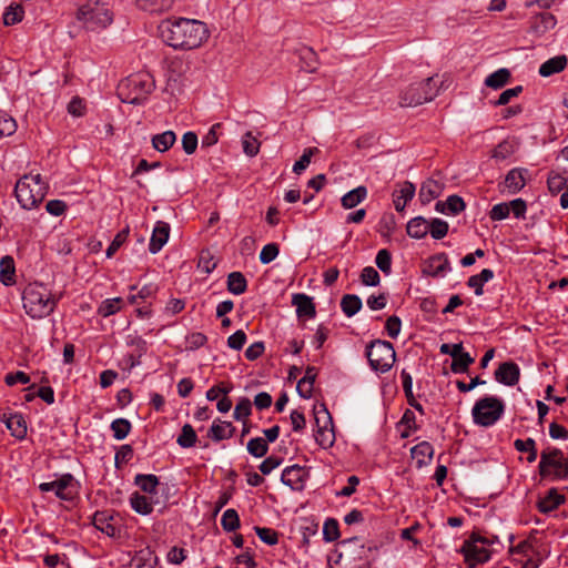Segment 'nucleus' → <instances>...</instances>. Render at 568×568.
Instances as JSON below:
<instances>
[{
  "label": "nucleus",
  "mask_w": 568,
  "mask_h": 568,
  "mask_svg": "<svg viewBox=\"0 0 568 568\" xmlns=\"http://www.w3.org/2000/svg\"><path fill=\"white\" fill-rule=\"evenodd\" d=\"M161 39L173 49L199 48L209 37L204 22L187 18H169L158 27Z\"/></svg>",
  "instance_id": "1"
},
{
  "label": "nucleus",
  "mask_w": 568,
  "mask_h": 568,
  "mask_svg": "<svg viewBox=\"0 0 568 568\" xmlns=\"http://www.w3.org/2000/svg\"><path fill=\"white\" fill-rule=\"evenodd\" d=\"M75 18L87 31L99 32L112 24L114 12L110 0H87Z\"/></svg>",
  "instance_id": "2"
},
{
  "label": "nucleus",
  "mask_w": 568,
  "mask_h": 568,
  "mask_svg": "<svg viewBox=\"0 0 568 568\" xmlns=\"http://www.w3.org/2000/svg\"><path fill=\"white\" fill-rule=\"evenodd\" d=\"M61 295L54 296L51 291L41 283H30L23 291L22 301L26 313L32 318L49 316L55 308Z\"/></svg>",
  "instance_id": "3"
},
{
  "label": "nucleus",
  "mask_w": 568,
  "mask_h": 568,
  "mask_svg": "<svg viewBox=\"0 0 568 568\" xmlns=\"http://www.w3.org/2000/svg\"><path fill=\"white\" fill-rule=\"evenodd\" d=\"M48 193V184L40 174H26L14 186V195L18 203L24 210L37 207Z\"/></svg>",
  "instance_id": "4"
},
{
  "label": "nucleus",
  "mask_w": 568,
  "mask_h": 568,
  "mask_svg": "<svg viewBox=\"0 0 568 568\" xmlns=\"http://www.w3.org/2000/svg\"><path fill=\"white\" fill-rule=\"evenodd\" d=\"M154 88V81L150 74L134 73L119 83L118 95L124 103L141 104Z\"/></svg>",
  "instance_id": "5"
},
{
  "label": "nucleus",
  "mask_w": 568,
  "mask_h": 568,
  "mask_svg": "<svg viewBox=\"0 0 568 568\" xmlns=\"http://www.w3.org/2000/svg\"><path fill=\"white\" fill-rule=\"evenodd\" d=\"M369 551L359 537L346 538L337 545L335 564L338 568H362L369 565Z\"/></svg>",
  "instance_id": "6"
},
{
  "label": "nucleus",
  "mask_w": 568,
  "mask_h": 568,
  "mask_svg": "<svg viewBox=\"0 0 568 568\" xmlns=\"http://www.w3.org/2000/svg\"><path fill=\"white\" fill-rule=\"evenodd\" d=\"M438 94L437 81L434 77L410 83L399 93L400 106H416L432 101Z\"/></svg>",
  "instance_id": "7"
},
{
  "label": "nucleus",
  "mask_w": 568,
  "mask_h": 568,
  "mask_svg": "<svg viewBox=\"0 0 568 568\" xmlns=\"http://www.w3.org/2000/svg\"><path fill=\"white\" fill-rule=\"evenodd\" d=\"M538 470L542 478L568 479V457L559 448L545 449L540 454Z\"/></svg>",
  "instance_id": "8"
},
{
  "label": "nucleus",
  "mask_w": 568,
  "mask_h": 568,
  "mask_svg": "<svg viewBox=\"0 0 568 568\" xmlns=\"http://www.w3.org/2000/svg\"><path fill=\"white\" fill-rule=\"evenodd\" d=\"M505 404L496 396H485L478 399L471 409L473 420L476 425L490 427L504 415Z\"/></svg>",
  "instance_id": "9"
},
{
  "label": "nucleus",
  "mask_w": 568,
  "mask_h": 568,
  "mask_svg": "<svg viewBox=\"0 0 568 568\" xmlns=\"http://www.w3.org/2000/svg\"><path fill=\"white\" fill-rule=\"evenodd\" d=\"M366 357L374 372L386 373L393 367L396 353L390 342L374 339L366 346Z\"/></svg>",
  "instance_id": "10"
},
{
  "label": "nucleus",
  "mask_w": 568,
  "mask_h": 568,
  "mask_svg": "<svg viewBox=\"0 0 568 568\" xmlns=\"http://www.w3.org/2000/svg\"><path fill=\"white\" fill-rule=\"evenodd\" d=\"M39 489L42 493L53 491L61 500L73 501L79 493V483L73 475L67 473L53 481L41 483Z\"/></svg>",
  "instance_id": "11"
},
{
  "label": "nucleus",
  "mask_w": 568,
  "mask_h": 568,
  "mask_svg": "<svg viewBox=\"0 0 568 568\" xmlns=\"http://www.w3.org/2000/svg\"><path fill=\"white\" fill-rule=\"evenodd\" d=\"M314 418L317 426L315 434L316 443L323 448L333 446L335 442L333 420L325 404H321L320 406L314 407Z\"/></svg>",
  "instance_id": "12"
},
{
  "label": "nucleus",
  "mask_w": 568,
  "mask_h": 568,
  "mask_svg": "<svg viewBox=\"0 0 568 568\" xmlns=\"http://www.w3.org/2000/svg\"><path fill=\"white\" fill-rule=\"evenodd\" d=\"M486 546L487 539L481 537H471L464 542L460 551L464 555L465 562L470 568L490 559V551Z\"/></svg>",
  "instance_id": "13"
},
{
  "label": "nucleus",
  "mask_w": 568,
  "mask_h": 568,
  "mask_svg": "<svg viewBox=\"0 0 568 568\" xmlns=\"http://www.w3.org/2000/svg\"><path fill=\"white\" fill-rule=\"evenodd\" d=\"M452 271V265L446 253H438L430 256L424 268V272L433 277H444Z\"/></svg>",
  "instance_id": "14"
},
{
  "label": "nucleus",
  "mask_w": 568,
  "mask_h": 568,
  "mask_svg": "<svg viewBox=\"0 0 568 568\" xmlns=\"http://www.w3.org/2000/svg\"><path fill=\"white\" fill-rule=\"evenodd\" d=\"M519 366L511 361L501 363L495 371V379L506 386H515L519 382Z\"/></svg>",
  "instance_id": "15"
},
{
  "label": "nucleus",
  "mask_w": 568,
  "mask_h": 568,
  "mask_svg": "<svg viewBox=\"0 0 568 568\" xmlns=\"http://www.w3.org/2000/svg\"><path fill=\"white\" fill-rule=\"evenodd\" d=\"M306 478V471L298 465L286 467L281 475V481L293 490H302Z\"/></svg>",
  "instance_id": "16"
},
{
  "label": "nucleus",
  "mask_w": 568,
  "mask_h": 568,
  "mask_svg": "<svg viewBox=\"0 0 568 568\" xmlns=\"http://www.w3.org/2000/svg\"><path fill=\"white\" fill-rule=\"evenodd\" d=\"M527 169L514 168L505 176L504 187L509 194H516L526 185Z\"/></svg>",
  "instance_id": "17"
},
{
  "label": "nucleus",
  "mask_w": 568,
  "mask_h": 568,
  "mask_svg": "<svg viewBox=\"0 0 568 568\" xmlns=\"http://www.w3.org/2000/svg\"><path fill=\"white\" fill-rule=\"evenodd\" d=\"M170 235V225L166 222L158 221L150 240L149 251L156 254L166 244Z\"/></svg>",
  "instance_id": "18"
},
{
  "label": "nucleus",
  "mask_w": 568,
  "mask_h": 568,
  "mask_svg": "<svg viewBox=\"0 0 568 568\" xmlns=\"http://www.w3.org/2000/svg\"><path fill=\"white\" fill-rule=\"evenodd\" d=\"M415 191V185L409 181H405L399 184V189H396L393 192V203L397 212H403L405 210L407 203L413 200Z\"/></svg>",
  "instance_id": "19"
},
{
  "label": "nucleus",
  "mask_w": 568,
  "mask_h": 568,
  "mask_svg": "<svg viewBox=\"0 0 568 568\" xmlns=\"http://www.w3.org/2000/svg\"><path fill=\"white\" fill-rule=\"evenodd\" d=\"M292 304L296 307L298 317L313 318L316 315L313 298L306 294L297 293L292 296Z\"/></svg>",
  "instance_id": "20"
},
{
  "label": "nucleus",
  "mask_w": 568,
  "mask_h": 568,
  "mask_svg": "<svg viewBox=\"0 0 568 568\" xmlns=\"http://www.w3.org/2000/svg\"><path fill=\"white\" fill-rule=\"evenodd\" d=\"M235 432V427L231 422H223L221 419H216L211 425L207 437H210L214 442H221L223 439H229L233 437Z\"/></svg>",
  "instance_id": "21"
},
{
  "label": "nucleus",
  "mask_w": 568,
  "mask_h": 568,
  "mask_svg": "<svg viewBox=\"0 0 568 568\" xmlns=\"http://www.w3.org/2000/svg\"><path fill=\"white\" fill-rule=\"evenodd\" d=\"M317 376V368L314 366H307L305 375L297 382L296 390L297 394L305 399H308L313 395V386Z\"/></svg>",
  "instance_id": "22"
},
{
  "label": "nucleus",
  "mask_w": 568,
  "mask_h": 568,
  "mask_svg": "<svg viewBox=\"0 0 568 568\" xmlns=\"http://www.w3.org/2000/svg\"><path fill=\"white\" fill-rule=\"evenodd\" d=\"M2 422L11 432V435L18 439H23L27 436V423L20 414L3 415Z\"/></svg>",
  "instance_id": "23"
},
{
  "label": "nucleus",
  "mask_w": 568,
  "mask_h": 568,
  "mask_svg": "<svg viewBox=\"0 0 568 568\" xmlns=\"http://www.w3.org/2000/svg\"><path fill=\"white\" fill-rule=\"evenodd\" d=\"M565 503V496L560 495L556 488H550L547 495L537 503L538 510L548 514L557 509Z\"/></svg>",
  "instance_id": "24"
},
{
  "label": "nucleus",
  "mask_w": 568,
  "mask_h": 568,
  "mask_svg": "<svg viewBox=\"0 0 568 568\" xmlns=\"http://www.w3.org/2000/svg\"><path fill=\"white\" fill-rule=\"evenodd\" d=\"M113 517L108 511H95L92 518L93 526L109 537L118 534V528L112 524Z\"/></svg>",
  "instance_id": "25"
},
{
  "label": "nucleus",
  "mask_w": 568,
  "mask_h": 568,
  "mask_svg": "<svg viewBox=\"0 0 568 568\" xmlns=\"http://www.w3.org/2000/svg\"><path fill=\"white\" fill-rule=\"evenodd\" d=\"M443 191V186L435 180L428 179L426 180L419 190V201L422 204H428L433 200L437 199Z\"/></svg>",
  "instance_id": "26"
},
{
  "label": "nucleus",
  "mask_w": 568,
  "mask_h": 568,
  "mask_svg": "<svg viewBox=\"0 0 568 568\" xmlns=\"http://www.w3.org/2000/svg\"><path fill=\"white\" fill-rule=\"evenodd\" d=\"M410 454L416 459L417 467L420 468L430 463L434 448L428 442H420L410 449Z\"/></svg>",
  "instance_id": "27"
},
{
  "label": "nucleus",
  "mask_w": 568,
  "mask_h": 568,
  "mask_svg": "<svg viewBox=\"0 0 568 568\" xmlns=\"http://www.w3.org/2000/svg\"><path fill=\"white\" fill-rule=\"evenodd\" d=\"M400 378H402L403 389H404V393H405V396L407 398L409 406L414 407L418 413L424 415L425 414L424 407L422 406V404H419L416 400L415 393H413L412 375L406 369H402Z\"/></svg>",
  "instance_id": "28"
},
{
  "label": "nucleus",
  "mask_w": 568,
  "mask_h": 568,
  "mask_svg": "<svg viewBox=\"0 0 568 568\" xmlns=\"http://www.w3.org/2000/svg\"><path fill=\"white\" fill-rule=\"evenodd\" d=\"M567 62V57L564 54L550 58L540 65L539 74L544 78H547L558 73L566 68Z\"/></svg>",
  "instance_id": "29"
},
{
  "label": "nucleus",
  "mask_w": 568,
  "mask_h": 568,
  "mask_svg": "<svg viewBox=\"0 0 568 568\" xmlns=\"http://www.w3.org/2000/svg\"><path fill=\"white\" fill-rule=\"evenodd\" d=\"M367 197V189L364 185H359L346 194H344L341 199V204L344 209L351 210L357 206Z\"/></svg>",
  "instance_id": "30"
},
{
  "label": "nucleus",
  "mask_w": 568,
  "mask_h": 568,
  "mask_svg": "<svg viewBox=\"0 0 568 568\" xmlns=\"http://www.w3.org/2000/svg\"><path fill=\"white\" fill-rule=\"evenodd\" d=\"M0 282L6 286H11L16 283L14 261L9 255L0 260Z\"/></svg>",
  "instance_id": "31"
},
{
  "label": "nucleus",
  "mask_w": 568,
  "mask_h": 568,
  "mask_svg": "<svg viewBox=\"0 0 568 568\" xmlns=\"http://www.w3.org/2000/svg\"><path fill=\"white\" fill-rule=\"evenodd\" d=\"M428 221L423 216L413 217L406 226L407 234L416 240L424 239L428 234Z\"/></svg>",
  "instance_id": "32"
},
{
  "label": "nucleus",
  "mask_w": 568,
  "mask_h": 568,
  "mask_svg": "<svg viewBox=\"0 0 568 568\" xmlns=\"http://www.w3.org/2000/svg\"><path fill=\"white\" fill-rule=\"evenodd\" d=\"M132 509L143 516H148L153 511V501L151 497H146L135 491L130 497Z\"/></svg>",
  "instance_id": "33"
},
{
  "label": "nucleus",
  "mask_w": 568,
  "mask_h": 568,
  "mask_svg": "<svg viewBox=\"0 0 568 568\" xmlns=\"http://www.w3.org/2000/svg\"><path fill=\"white\" fill-rule=\"evenodd\" d=\"M557 20L550 12H540L534 17L532 29L536 33L542 34L555 28Z\"/></svg>",
  "instance_id": "34"
},
{
  "label": "nucleus",
  "mask_w": 568,
  "mask_h": 568,
  "mask_svg": "<svg viewBox=\"0 0 568 568\" xmlns=\"http://www.w3.org/2000/svg\"><path fill=\"white\" fill-rule=\"evenodd\" d=\"M494 272L489 268H484L479 274L471 275L467 280V286L474 288L475 295L480 296L484 294V284L493 280Z\"/></svg>",
  "instance_id": "35"
},
{
  "label": "nucleus",
  "mask_w": 568,
  "mask_h": 568,
  "mask_svg": "<svg viewBox=\"0 0 568 568\" xmlns=\"http://www.w3.org/2000/svg\"><path fill=\"white\" fill-rule=\"evenodd\" d=\"M362 306V300L356 294H345L341 300V308L347 317H352L357 314Z\"/></svg>",
  "instance_id": "36"
},
{
  "label": "nucleus",
  "mask_w": 568,
  "mask_h": 568,
  "mask_svg": "<svg viewBox=\"0 0 568 568\" xmlns=\"http://www.w3.org/2000/svg\"><path fill=\"white\" fill-rule=\"evenodd\" d=\"M134 483L144 493H148L150 495H156L158 493L159 478L153 474H139L135 476Z\"/></svg>",
  "instance_id": "37"
},
{
  "label": "nucleus",
  "mask_w": 568,
  "mask_h": 568,
  "mask_svg": "<svg viewBox=\"0 0 568 568\" xmlns=\"http://www.w3.org/2000/svg\"><path fill=\"white\" fill-rule=\"evenodd\" d=\"M176 140V135L173 131L169 130L160 134H155L152 138V145L159 152L168 151Z\"/></svg>",
  "instance_id": "38"
},
{
  "label": "nucleus",
  "mask_w": 568,
  "mask_h": 568,
  "mask_svg": "<svg viewBox=\"0 0 568 568\" xmlns=\"http://www.w3.org/2000/svg\"><path fill=\"white\" fill-rule=\"evenodd\" d=\"M247 288V281L241 272H232L227 276V290L230 293L240 295Z\"/></svg>",
  "instance_id": "39"
},
{
  "label": "nucleus",
  "mask_w": 568,
  "mask_h": 568,
  "mask_svg": "<svg viewBox=\"0 0 568 568\" xmlns=\"http://www.w3.org/2000/svg\"><path fill=\"white\" fill-rule=\"evenodd\" d=\"M510 79V71L506 68L498 69L497 71L489 74L485 84L491 89H500L503 88Z\"/></svg>",
  "instance_id": "40"
},
{
  "label": "nucleus",
  "mask_w": 568,
  "mask_h": 568,
  "mask_svg": "<svg viewBox=\"0 0 568 568\" xmlns=\"http://www.w3.org/2000/svg\"><path fill=\"white\" fill-rule=\"evenodd\" d=\"M399 426H403L404 429L400 433L402 438H407L412 433L416 432L419 426L416 423V416L413 410L406 409L402 416L399 422Z\"/></svg>",
  "instance_id": "41"
},
{
  "label": "nucleus",
  "mask_w": 568,
  "mask_h": 568,
  "mask_svg": "<svg viewBox=\"0 0 568 568\" xmlns=\"http://www.w3.org/2000/svg\"><path fill=\"white\" fill-rule=\"evenodd\" d=\"M197 440V435L190 424H184L181 434L178 436L176 443L182 448H191L195 445Z\"/></svg>",
  "instance_id": "42"
},
{
  "label": "nucleus",
  "mask_w": 568,
  "mask_h": 568,
  "mask_svg": "<svg viewBox=\"0 0 568 568\" xmlns=\"http://www.w3.org/2000/svg\"><path fill=\"white\" fill-rule=\"evenodd\" d=\"M475 362V358L469 353L462 352L456 358L453 359L450 369L455 374H464L468 372L469 366Z\"/></svg>",
  "instance_id": "43"
},
{
  "label": "nucleus",
  "mask_w": 568,
  "mask_h": 568,
  "mask_svg": "<svg viewBox=\"0 0 568 568\" xmlns=\"http://www.w3.org/2000/svg\"><path fill=\"white\" fill-rule=\"evenodd\" d=\"M240 517L235 509L230 508L223 513L221 518V526L225 531H235L237 528H240Z\"/></svg>",
  "instance_id": "44"
},
{
  "label": "nucleus",
  "mask_w": 568,
  "mask_h": 568,
  "mask_svg": "<svg viewBox=\"0 0 568 568\" xmlns=\"http://www.w3.org/2000/svg\"><path fill=\"white\" fill-rule=\"evenodd\" d=\"M429 230L428 233L434 240H442L444 239L449 230V225L446 221L435 217L430 221H428Z\"/></svg>",
  "instance_id": "45"
},
{
  "label": "nucleus",
  "mask_w": 568,
  "mask_h": 568,
  "mask_svg": "<svg viewBox=\"0 0 568 568\" xmlns=\"http://www.w3.org/2000/svg\"><path fill=\"white\" fill-rule=\"evenodd\" d=\"M247 452L255 458L264 457L268 452V444L262 437H255L248 440Z\"/></svg>",
  "instance_id": "46"
},
{
  "label": "nucleus",
  "mask_w": 568,
  "mask_h": 568,
  "mask_svg": "<svg viewBox=\"0 0 568 568\" xmlns=\"http://www.w3.org/2000/svg\"><path fill=\"white\" fill-rule=\"evenodd\" d=\"M24 10L21 4H10L3 13L4 26H13L23 19Z\"/></svg>",
  "instance_id": "47"
},
{
  "label": "nucleus",
  "mask_w": 568,
  "mask_h": 568,
  "mask_svg": "<svg viewBox=\"0 0 568 568\" xmlns=\"http://www.w3.org/2000/svg\"><path fill=\"white\" fill-rule=\"evenodd\" d=\"M121 304V297L104 300L98 308V314L102 317H109L120 311Z\"/></svg>",
  "instance_id": "48"
},
{
  "label": "nucleus",
  "mask_w": 568,
  "mask_h": 568,
  "mask_svg": "<svg viewBox=\"0 0 568 568\" xmlns=\"http://www.w3.org/2000/svg\"><path fill=\"white\" fill-rule=\"evenodd\" d=\"M131 427V423L125 418H116L111 423V430L116 440L124 439L129 435Z\"/></svg>",
  "instance_id": "49"
},
{
  "label": "nucleus",
  "mask_w": 568,
  "mask_h": 568,
  "mask_svg": "<svg viewBox=\"0 0 568 568\" xmlns=\"http://www.w3.org/2000/svg\"><path fill=\"white\" fill-rule=\"evenodd\" d=\"M17 131V122L4 111L0 110V139L10 136Z\"/></svg>",
  "instance_id": "50"
},
{
  "label": "nucleus",
  "mask_w": 568,
  "mask_h": 568,
  "mask_svg": "<svg viewBox=\"0 0 568 568\" xmlns=\"http://www.w3.org/2000/svg\"><path fill=\"white\" fill-rule=\"evenodd\" d=\"M317 152V148H306L301 158L294 163L293 172L298 175L302 174V172L310 165L312 156Z\"/></svg>",
  "instance_id": "51"
},
{
  "label": "nucleus",
  "mask_w": 568,
  "mask_h": 568,
  "mask_svg": "<svg viewBox=\"0 0 568 568\" xmlns=\"http://www.w3.org/2000/svg\"><path fill=\"white\" fill-rule=\"evenodd\" d=\"M514 144L507 140H504L493 150L491 158L498 161H504L514 154Z\"/></svg>",
  "instance_id": "52"
},
{
  "label": "nucleus",
  "mask_w": 568,
  "mask_h": 568,
  "mask_svg": "<svg viewBox=\"0 0 568 568\" xmlns=\"http://www.w3.org/2000/svg\"><path fill=\"white\" fill-rule=\"evenodd\" d=\"M323 536L328 542L335 541L339 537L338 521L336 519H326L323 526Z\"/></svg>",
  "instance_id": "53"
},
{
  "label": "nucleus",
  "mask_w": 568,
  "mask_h": 568,
  "mask_svg": "<svg viewBox=\"0 0 568 568\" xmlns=\"http://www.w3.org/2000/svg\"><path fill=\"white\" fill-rule=\"evenodd\" d=\"M254 530L258 538L268 546H274L278 541V534L272 528L266 527H254Z\"/></svg>",
  "instance_id": "54"
},
{
  "label": "nucleus",
  "mask_w": 568,
  "mask_h": 568,
  "mask_svg": "<svg viewBox=\"0 0 568 568\" xmlns=\"http://www.w3.org/2000/svg\"><path fill=\"white\" fill-rule=\"evenodd\" d=\"M252 403L248 398H241L235 405L233 417L236 420L246 419L251 415Z\"/></svg>",
  "instance_id": "55"
},
{
  "label": "nucleus",
  "mask_w": 568,
  "mask_h": 568,
  "mask_svg": "<svg viewBox=\"0 0 568 568\" xmlns=\"http://www.w3.org/2000/svg\"><path fill=\"white\" fill-rule=\"evenodd\" d=\"M361 281L366 286H376L381 282V276L373 266H366L362 270Z\"/></svg>",
  "instance_id": "56"
},
{
  "label": "nucleus",
  "mask_w": 568,
  "mask_h": 568,
  "mask_svg": "<svg viewBox=\"0 0 568 568\" xmlns=\"http://www.w3.org/2000/svg\"><path fill=\"white\" fill-rule=\"evenodd\" d=\"M377 267L385 274H389L392 271V255L386 250H379L375 258Z\"/></svg>",
  "instance_id": "57"
},
{
  "label": "nucleus",
  "mask_w": 568,
  "mask_h": 568,
  "mask_svg": "<svg viewBox=\"0 0 568 568\" xmlns=\"http://www.w3.org/2000/svg\"><path fill=\"white\" fill-rule=\"evenodd\" d=\"M278 253V245L276 243H268L263 246L260 253V261L262 264H268L277 257Z\"/></svg>",
  "instance_id": "58"
},
{
  "label": "nucleus",
  "mask_w": 568,
  "mask_h": 568,
  "mask_svg": "<svg viewBox=\"0 0 568 568\" xmlns=\"http://www.w3.org/2000/svg\"><path fill=\"white\" fill-rule=\"evenodd\" d=\"M243 150L244 153L248 156H254L258 153L260 150V143L252 135L251 132H246L243 138Z\"/></svg>",
  "instance_id": "59"
},
{
  "label": "nucleus",
  "mask_w": 568,
  "mask_h": 568,
  "mask_svg": "<svg viewBox=\"0 0 568 568\" xmlns=\"http://www.w3.org/2000/svg\"><path fill=\"white\" fill-rule=\"evenodd\" d=\"M129 234V229L120 231L106 248V257H112L115 252L122 246V244L126 241Z\"/></svg>",
  "instance_id": "60"
},
{
  "label": "nucleus",
  "mask_w": 568,
  "mask_h": 568,
  "mask_svg": "<svg viewBox=\"0 0 568 568\" xmlns=\"http://www.w3.org/2000/svg\"><path fill=\"white\" fill-rule=\"evenodd\" d=\"M197 135L192 132H185L182 136V148L186 154H193L197 148Z\"/></svg>",
  "instance_id": "61"
},
{
  "label": "nucleus",
  "mask_w": 568,
  "mask_h": 568,
  "mask_svg": "<svg viewBox=\"0 0 568 568\" xmlns=\"http://www.w3.org/2000/svg\"><path fill=\"white\" fill-rule=\"evenodd\" d=\"M445 202L448 213L453 215L460 213L462 211L465 210L466 206L464 200L456 194L449 195Z\"/></svg>",
  "instance_id": "62"
},
{
  "label": "nucleus",
  "mask_w": 568,
  "mask_h": 568,
  "mask_svg": "<svg viewBox=\"0 0 568 568\" xmlns=\"http://www.w3.org/2000/svg\"><path fill=\"white\" fill-rule=\"evenodd\" d=\"M282 463H283V458L272 455V456L266 457L261 463V465L258 466V469L263 475H270L275 468L281 466Z\"/></svg>",
  "instance_id": "63"
},
{
  "label": "nucleus",
  "mask_w": 568,
  "mask_h": 568,
  "mask_svg": "<svg viewBox=\"0 0 568 568\" xmlns=\"http://www.w3.org/2000/svg\"><path fill=\"white\" fill-rule=\"evenodd\" d=\"M402 328V321L398 316L392 315L386 320L385 329L389 337L396 338Z\"/></svg>",
  "instance_id": "64"
}]
</instances>
